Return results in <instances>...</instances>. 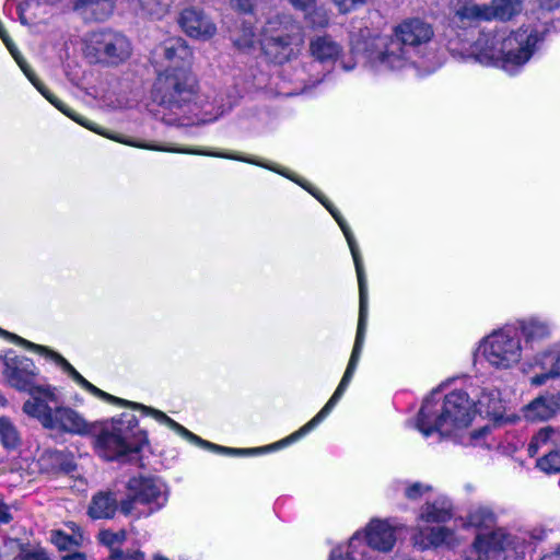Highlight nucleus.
<instances>
[{
    "label": "nucleus",
    "mask_w": 560,
    "mask_h": 560,
    "mask_svg": "<svg viewBox=\"0 0 560 560\" xmlns=\"http://www.w3.org/2000/svg\"><path fill=\"white\" fill-rule=\"evenodd\" d=\"M248 163H254L257 165H261L264 167L270 168L290 179L298 183L300 186H302L304 189H306L310 194H312L334 217L336 222L338 223L339 228L341 229L348 246L350 248L353 262L355 266L357 277H358V283H359V320H358V329H357V336L354 346L352 349V353L348 363V366L346 369V372L332 394V396L329 398V400L326 402V405L320 409V411L306 424H304L301 429H299L296 432L292 433L287 439L278 442L277 444H273L269 446V448H278L280 446H284L290 444L291 442L298 441L300 438L307 434L310 431H312L318 423H320L331 411V409L335 407V405L338 402V400L343 395L346 388L348 387L354 371L357 369L358 362L360 360L362 347L364 343V337H365V330H366V322H368V287H366V279L363 268L362 258L360 255V250L357 244V241L352 234L351 229L347 224V221L343 219V217L340 214V212L334 207V205L316 188H314L311 184H308L306 180L300 179L293 175H291L289 172L279 170L276 167H271L258 162H255L253 160H244Z\"/></svg>",
    "instance_id": "f257e3e1"
},
{
    "label": "nucleus",
    "mask_w": 560,
    "mask_h": 560,
    "mask_svg": "<svg viewBox=\"0 0 560 560\" xmlns=\"http://www.w3.org/2000/svg\"><path fill=\"white\" fill-rule=\"evenodd\" d=\"M434 36L431 24L421 19L399 23L393 35L373 37L366 45L365 59L376 72L402 70L413 65V55Z\"/></svg>",
    "instance_id": "f03ea898"
},
{
    "label": "nucleus",
    "mask_w": 560,
    "mask_h": 560,
    "mask_svg": "<svg viewBox=\"0 0 560 560\" xmlns=\"http://www.w3.org/2000/svg\"><path fill=\"white\" fill-rule=\"evenodd\" d=\"M540 40L539 33L529 27L509 35L504 32L483 33L477 39L474 52L478 62L513 75L529 61Z\"/></svg>",
    "instance_id": "7ed1b4c3"
},
{
    "label": "nucleus",
    "mask_w": 560,
    "mask_h": 560,
    "mask_svg": "<svg viewBox=\"0 0 560 560\" xmlns=\"http://www.w3.org/2000/svg\"><path fill=\"white\" fill-rule=\"evenodd\" d=\"M436 396L438 393H432L419 411L417 428L423 435L429 436L434 431L453 435L470 424L475 410L467 393L454 390L443 400Z\"/></svg>",
    "instance_id": "20e7f679"
},
{
    "label": "nucleus",
    "mask_w": 560,
    "mask_h": 560,
    "mask_svg": "<svg viewBox=\"0 0 560 560\" xmlns=\"http://www.w3.org/2000/svg\"><path fill=\"white\" fill-rule=\"evenodd\" d=\"M137 423L133 415H122L103 428L95 439L98 454L113 460L128 453L139 452L145 443V436L137 429Z\"/></svg>",
    "instance_id": "39448f33"
},
{
    "label": "nucleus",
    "mask_w": 560,
    "mask_h": 560,
    "mask_svg": "<svg viewBox=\"0 0 560 560\" xmlns=\"http://www.w3.org/2000/svg\"><path fill=\"white\" fill-rule=\"evenodd\" d=\"M0 334L7 336L14 342L22 345L28 349L35 350L39 353L46 354L50 357L57 364H59L62 370L68 373V375L82 388L91 393L92 395L102 398L104 400L110 401V402H118L122 405L131 406L135 409L141 410L144 415L152 417L158 422L167 425L175 432L179 434V423L171 419L168 416H166L163 411L154 409L152 407L144 406L142 404L138 402H130L127 400H122L120 398L114 397L110 394H107L103 392L102 389L94 386L92 383H90L88 380H85L63 357H61L59 353L54 352L49 350L48 348L39 345H35L31 341H27L16 335L10 334L8 331H4L0 328Z\"/></svg>",
    "instance_id": "423d86ee"
},
{
    "label": "nucleus",
    "mask_w": 560,
    "mask_h": 560,
    "mask_svg": "<svg viewBox=\"0 0 560 560\" xmlns=\"http://www.w3.org/2000/svg\"><path fill=\"white\" fill-rule=\"evenodd\" d=\"M303 42L301 25L287 15L268 20L262 28V49L267 56L279 63L296 56Z\"/></svg>",
    "instance_id": "0eeeda50"
},
{
    "label": "nucleus",
    "mask_w": 560,
    "mask_h": 560,
    "mask_svg": "<svg viewBox=\"0 0 560 560\" xmlns=\"http://www.w3.org/2000/svg\"><path fill=\"white\" fill-rule=\"evenodd\" d=\"M0 334L7 336L14 342L22 345L28 349L35 350L39 353L46 354L50 357L57 364H59L62 370L68 373V375L82 388L91 393L92 395L102 398L104 400L110 401V402H118L122 405L131 406L135 409L141 410L144 415L152 417L158 422L167 425L175 432H177V422L171 419L168 416H166L163 411L154 409L152 407L144 406L142 404L138 402H130L127 400H122L120 398L114 397L110 394H107L103 392L102 389L94 386L92 383H90L88 380H85L63 357H61L59 353L54 352L49 350L48 348L39 345H35L31 341H27L16 335L10 334L8 331H4L0 328Z\"/></svg>",
    "instance_id": "6e6552de"
},
{
    "label": "nucleus",
    "mask_w": 560,
    "mask_h": 560,
    "mask_svg": "<svg viewBox=\"0 0 560 560\" xmlns=\"http://www.w3.org/2000/svg\"><path fill=\"white\" fill-rule=\"evenodd\" d=\"M127 497L120 501V512L126 516H149L167 501L165 485L153 477H132L127 482Z\"/></svg>",
    "instance_id": "1a4fd4ad"
},
{
    "label": "nucleus",
    "mask_w": 560,
    "mask_h": 560,
    "mask_svg": "<svg viewBox=\"0 0 560 560\" xmlns=\"http://www.w3.org/2000/svg\"><path fill=\"white\" fill-rule=\"evenodd\" d=\"M197 94L195 77L186 68L165 69L153 88V97L168 108H180L191 102Z\"/></svg>",
    "instance_id": "9d476101"
},
{
    "label": "nucleus",
    "mask_w": 560,
    "mask_h": 560,
    "mask_svg": "<svg viewBox=\"0 0 560 560\" xmlns=\"http://www.w3.org/2000/svg\"><path fill=\"white\" fill-rule=\"evenodd\" d=\"M479 351L492 368L508 370L520 363L523 348L521 338L514 331L499 329L480 341Z\"/></svg>",
    "instance_id": "9b49d317"
},
{
    "label": "nucleus",
    "mask_w": 560,
    "mask_h": 560,
    "mask_svg": "<svg viewBox=\"0 0 560 560\" xmlns=\"http://www.w3.org/2000/svg\"><path fill=\"white\" fill-rule=\"evenodd\" d=\"M527 545V533L523 530L510 532L499 527L489 533H479L471 546L466 560H488L490 552H514L523 555Z\"/></svg>",
    "instance_id": "f8f14e48"
},
{
    "label": "nucleus",
    "mask_w": 560,
    "mask_h": 560,
    "mask_svg": "<svg viewBox=\"0 0 560 560\" xmlns=\"http://www.w3.org/2000/svg\"><path fill=\"white\" fill-rule=\"evenodd\" d=\"M28 394L30 398L23 404V412L47 429L55 410L61 405L56 389L49 385L36 386Z\"/></svg>",
    "instance_id": "ddd939ff"
},
{
    "label": "nucleus",
    "mask_w": 560,
    "mask_h": 560,
    "mask_svg": "<svg viewBox=\"0 0 560 560\" xmlns=\"http://www.w3.org/2000/svg\"><path fill=\"white\" fill-rule=\"evenodd\" d=\"M95 50L103 55L108 63L118 65L131 55V44L121 33L110 30L95 33L92 38Z\"/></svg>",
    "instance_id": "4468645a"
},
{
    "label": "nucleus",
    "mask_w": 560,
    "mask_h": 560,
    "mask_svg": "<svg viewBox=\"0 0 560 560\" xmlns=\"http://www.w3.org/2000/svg\"><path fill=\"white\" fill-rule=\"evenodd\" d=\"M153 58L165 69H187L192 59V51L182 37H171L154 49Z\"/></svg>",
    "instance_id": "2eb2a0df"
},
{
    "label": "nucleus",
    "mask_w": 560,
    "mask_h": 560,
    "mask_svg": "<svg viewBox=\"0 0 560 560\" xmlns=\"http://www.w3.org/2000/svg\"><path fill=\"white\" fill-rule=\"evenodd\" d=\"M3 376L8 384L20 392H31L35 385L36 369L25 357H7L3 362Z\"/></svg>",
    "instance_id": "dca6fc26"
},
{
    "label": "nucleus",
    "mask_w": 560,
    "mask_h": 560,
    "mask_svg": "<svg viewBox=\"0 0 560 560\" xmlns=\"http://www.w3.org/2000/svg\"><path fill=\"white\" fill-rule=\"evenodd\" d=\"M95 423L89 422L79 411L60 405L47 429L73 435H88L95 431Z\"/></svg>",
    "instance_id": "f3484780"
},
{
    "label": "nucleus",
    "mask_w": 560,
    "mask_h": 560,
    "mask_svg": "<svg viewBox=\"0 0 560 560\" xmlns=\"http://www.w3.org/2000/svg\"><path fill=\"white\" fill-rule=\"evenodd\" d=\"M178 22L184 33L191 38L207 40L217 32L214 23L197 8L184 9Z\"/></svg>",
    "instance_id": "a211bd4d"
},
{
    "label": "nucleus",
    "mask_w": 560,
    "mask_h": 560,
    "mask_svg": "<svg viewBox=\"0 0 560 560\" xmlns=\"http://www.w3.org/2000/svg\"><path fill=\"white\" fill-rule=\"evenodd\" d=\"M361 537L368 541L365 546L369 548V555H372V550L388 552L396 542L395 527L381 520L371 521L364 534L361 533Z\"/></svg>",
    "instance_id": "6ab92c4d"
},
{
    "label": "nucleus",
    "mask_w": 560,
    "mask_h": 560,
    "mask_svg": "<svg viewBox=\"0 0 560 560\" xmlns=\"http://www.w3.org/2000/svg\"><path fill=\"white\" fill-rule=\"evenodd\" d=\"M534 364L540 368V372L530 378V384L540 386L547 381L560 376V341L553 343L542 352L534 357Z\"/></svg>",
    "instance_id": "aec40b11"
},
{
    "label": "nucleus",
    "mask_w": 560,
    "mask_h": 560,
    "mask_svg": "<svg viewBox=\"0 0 560 560\" xmlns=\"http://www.w3.org/2000/svg\"><path fill=\"white\" fill-rule=\"evenodd\" d=\"M412 540L415 546H418L421 550L441 546L454 548L460 542L455 533L444 526L419 529L413 535Z\"/></svg>",
    "instance_id": "412c9836"
},
{
    "label": "nucleus",
    "mask_w": 560,
    "mask_h": 560,
    "mask_svg": "<svg viewBox=\"0 0 560 560\" xmlns=\"http://www.w3.org/2000/svg\"><path fill=\"white\" fill-rule=\"evenodd\" d=\"M524 417L529 421H542L560 411V393H547L538 396L524 407Z\"/></svg>",
    "instance_id": "4be33fe9"
},
{
    "label": "nucleus",
    "mask_w": 560,
    "mask_h": 560,
    "mask_svg": "<svg viewBox=\"0 0 560 560\" xmlns=\"http://www.w3.org/2000/svg\"><path fill=\"white\" fill-rule=\"evenodd\" d=\"M517 325L527 345L539 343L550 339L553 332L552 322L539 316L520 319Z\"/></svg>",
    "instance_id": "5701e85b"
},
{
    "label": "nucleus",
    "mask_w": 560,
    "mask_h": 560,
    "mask_svg": "<svg viewBox=\"0 0 560 560\" xmlns=\"http://www.w3.org/2000/svg\"><path fill=\"white\" fill-rule=\"evenodd\" d=\"M310 55L320 63H335L342 52L341 45L330 35L314 36L308 44Z\"/></svg>",
    "instance_id": "b1692460"
},
{
    "label": "nucleus",
    "mask_w": 560,
    "mask_h": 560,
    "mask_svg": "<svg viewBox=\"0 0 560 560\" xmlns=\"http://www.w3.org/2000/svg\"><path fill=\"white\" fill-rule=\"evenodd\" d=\"M453 516V504L444 495L436 497L433 501L425 502L421 509L419 518L428 523H440L451 520Z\"/></svg>",
    "instance_id": "393cba45"
},
{
    "label": "nucleus",
    "mask_w": 560,
    "mask_h": 560,
    "mask_svg": "<svg viewBox=\"0 0 560 560\" xmlns=\"http://www.w3.org/2000/svg\"><path fill=\"white\" fill-rule=\"evenodd\" d=\"M329 560H373L369 548L363 542L361 532H357L346 546L335 548Z\"/></svg>",
    "instance_id": "a878e982"
},
{
    "label": "nucleus",
    "mask_w": 560,
    "mask_h": 560,
    "mask_svg": "<svg viewBox=\"0 0 560 560\" xmlns=\"http://www.w3.org/2000/svg\"><path fill=\"white\" fill-rule=\"evenodd\" d=\"M474 406L477 411L493 418L495 421L503 420L504 405L497 388L483 389Z\"/></svg>",
    "instance_id": "bb28decb"
},
{
    "label": "nucleus",
    "mask_w": 560,
    "mask_h": 560,
    "mask_svg": "<svg viewBox=\"0 0 560 560\" xmlns=\"http://www.w3.org/2000/svg\"><path fill=\"white\" fill-rule=\"evenodd\" d=\"M560 447V429L545 427L540 429L532 439L528 445V454L533 457L540 451L548 453L550 450Z\"/></svg>",
    "instance_id": "cd10ccee"
},
{
    "label": "nucleus",
    "mask_w": 560,
    "mask_h": 560,
    "mask_svg": "<svg viewBox=\"0 0 560 560\" xmlns=\"http://www.w3.org/2000/svg\"><path fill=\"white\" fill-rule=\"evenodd\" d=\"M118 509V501L112 492L96 493L90 503L88 514L93 520L112 518Z\"/></svg>",
    "instance_id": "c85d7f7f"
},
{
    "label": "nucleus",
    "mask_w": 560,
    "mask_h": 560,
    "mask_svg": "<svg viewBox=\"0 0 560 560\" xmlns=\"http://www.w3.org/2000/svg\"><path fill=\"white\" fill-rule=\"evenodd\" d=\"M73 8L85 16L105 21L113 14L115 2L114 0H74Z\"/></svg>",
    "instance_id": "c756f323"
},
{
    "label": "nucleus",
    "mask_w": 560,
    "mask_h": 560,
    "mask_svg": "<svg viewBox=\"0 0 560 560\" xmlns=\"http://www.w3.org/2000/svg\"><path fill=\"white\" fill-rule=\"evenodd\" d=\"M467 524L480 530H488L495 526L497 515L489 506H477L468 514Z\"/></svg>",
    "instance_id": "7c9ffc66"
},
{
    "label": "nucleus",
    "mask_w": 560,
    "mask_h": 560,
    "mask_svg": "<svg viewBox=\"0 0 560 560\" xmlns=\"http://www.w3.org/2000/svg\"><path fill=\"white\" fill-rule=\"evenodd\" d=\"M455 16L460 22H474L479 20L491 19V10L488 7H480L475 3H465L462 8L456 11Z\"/></svg>",
    "instance_id": "2f4dec72"
},
{
    "label": "nucleus",
    "mask_w": 560,
    "mask_h": 560,
    "mask_svg": "<svg viewBox=\"0 0 560 560\" xmlns=\"http://www.w3.org/2000/svg\"><path fill=\"white\" fill-rule=\"evenodd\" d=\"M0 442L8 450L16 448L21 442L16 427L7 417H0Z\"/></svg>",
    "instance_id": "473e14b6"
},
{
    "label": "nucleus",
    "mask_w": 560,
    "mask_h": 560,
    "mask_svg": "<svg viewBox=\"0 0 560 560\" xmlns=\"http://www.w3.org/2000/svg\"><path fill=\"white\" fill-rule=\"evenodd\" d=\"M491 18L509 20L521 10L520 0H494Z\"/></svg>",
    "instance_id": "72a5a7b5"
},
{
    "label": "nucleus",
    "mask_w": 560,
    "mask_h": 560,
    "mask_svg": "<svg viewBox=\"0 0 560 560\" xmlns=\"http://www.w3.org/2000/svg\"><path fill=\"white\" fill-rule=\"evenodd\" d=\"M142 14L154 19L162 18L168 10V0H138Z\"/></svg>",
    "instance_id": "f704fd0d"
},
{
    "label": "nucleus",
    "mask_w": 560,
    "mask_h": 560,
    "mask_svg": "<svg viewBox=\"0 0 560 560\" xmlns=\"http://www.w3.org/2000/svg\"><path fill=\"white\" fill-rule=\"evenodd\" d=\"M537 466L548 474L560 472V447L544 454L537 460Z\"/></svg>",
    "instance_id": "c9c22d12"
},
{
    "label": "nucleus",
    "mask_w": 560,
    "mask_h": 560,
    "mask_svg": "<svg viewBox=\"0 0 560 560\" xmlns=\"http://www.w3.org/2000/svg\"><path fill=\"white\" fill-rule=\"evenodd\" d=\"M100 539L101 541L108 546L110 548V552L113 549H117L116 546L120 545L126 539V532L119 530V532H110V530H103L100 533Z\"/></svg>",
    "instance_id": "e433bc0d"
},
{
    "label": "nucleus",
    "mask_w": 560,
    "mask_h": 560,
    "mask_svg": "<svg viewBox=\"0 0 560 560\" xmlns=\"http://www.w3.org/2000/svg\"><path fill=\"white\" fill-rule=\"evenodd\" d=\"M430 491H432V487L430 485L413 482L405 488V497L409 500L416 501Z\"/></svg>",
    "instance_id": "4c0bfd02"
},
{
    "label": "nucleus",
    "mask_w": 560,
    "mask_h": 560,
    "mask_svg": "<svg viewBox=\"0 0 560 560\" xmlns=\"http://www.w3.org/2000/svg\"><path fill=\"white\" fill-rule=\"evenodd\" d=\"M110 560H145L144 553L140 550L113 549L109 555Z\"/></svg>",
    "instance_id": "58836bf2"
},
{
    "label": "nucleus",
    "mask_w": 560,
    "mask_h": 560,
    "mask_svg": "<svg viewBox=\"0 0 560 560\" xmlns=\"http://www.w3.org/2000/svg\"><path fill=\"white\" fill-rule=\"evenodd\" d=\"M254 43L255 33L252 27H245L243 31V35L234 39L235 46L243 50L250 48L254 45Z\"/></svg>",
    "instance_id": "ea45409f"
},
{
    "label": "nucleus",
    "mask_w": 560,
    "mask_h": 560,
    "mask_svg": "<svg viewBox=\"0 0 560 560\" xmlns=\"http://www.w3.org/2000/svg\"><path fill=\"white\" fill-rule=\"evenodd\" d=\"M51 540L59 549H67L71 545L79 544V541L75 538H72L61 532L52 533Z\"/></svg>",
    "instance_id": "a19ab883"
},
{
    "label": "nucleus",
    "mask_w": 560,
    "mask_h": 560,
    "mask_svg": "<svg viewBox=\"0 0 560 560\" xmlns=\"http://www.w3.org/2000/svg\"><path fill=\"white\" fill-rule=\"evenodd\" d=\"M307 19L315 27H325L329 23L328 15L325 10L316 9L307 15Z\"/></svg>",
    "instance_id": "79ce46f5"
},
{
    "label": "nucleus",
    "mask_w": 560,
    "mask_h": 560,
    "mask_svg": "<svg viewBox=\"0 0 560 560\" xmlns=\"http://www.w3.org/2000/svg\"><path fill=\"white\" fill-rule=\"evenodd\" d=\"M488 432V427H482L479 430H474L469 432L467 435L463 436L462 443L465 445H478L480 444V441Z\"/></svg>",
    "instance_id": "37998d69"
},
{
    "label": "nucleus",
    "mask_w": 560,
    "mask_h": 560,
    "mask_svg": "<svg viewBox=\"0 0 560 560\" xmlns=\"http://www.w3.org/2000/svg\"><path fill=\"white\" fill-rule=\"evenodd\" d=\"M527 533V544L530 541H539L546 538L547 532L541 527H535L530 530H524Z\"/></svg>",
    "instance_id": "c03bdc74"
},
{
    "label": "nucleus",
    "mask_w": 560,
    "mask_h": 560,
    "mask_svg": "<svg viewBox=\"0 0 560 560\" xmlns=\"http://www.w3.org/2000/svg\"><path fill=\"white\" fill-rule=\"evenodd\" d=\"M340 12H349L354 5L364 2V0H334Z\"/></svg>",
    "instance_id": "a18cd8bd"
},
{
    "label": "nucleus",
    "mask_w": 560,
    "mask_h": 560,
    "mask_svg": "<svg viewBox=\"0 0 560 560\" xmlns=\"http://www.w3.org/2000/svg\"><path fill=\"white\" fill-rule=\"evenodd\" d=\"M230 1L234 8L238 9L243 12H248L253 8L254 0H230Z\"/></svg>",
    "instance_id": "49530a36"
},
{
    "label": "nucleus",
    "mask_w": 560,
    "mask_h": 560,
    "mask_svg": "<svg viewBox=\"0 0 560 560\" xmlns=\"http://www.w3.org/2000/svg\"><path fill=\"white\" fill-rule=\"evenodd\" d=\"M290 3L300 10H306L308 7H311L315 0H289Z\"/></svg>",
    "instance_id": "de8ad7c7"
},
{
    "label": "nucleus",
    "mask_w": 560,
    "mask_h": 560,
    "mask_svg": "<svg viewBox=\"0 0 560 560\" xmlns=\"http://www.w3.org/2000/svg\"><path fill=\"white\" fill-rule=\"evenodd\" d=\"M20 560H48V557L46 556V553L38 551V552L26 553Z\"/></svg>",
    "instance_id": "09e8293b"
},
{
    "label": "nucleus",
    "mask_w": 560,
    "mask_h": 560,
    "mask_svg": "<svg viewBox=\"0 0 560 560\" xmlns=\"http://www.w3.org/2000/svg\"><path fill=\"white\" fill-rule=\"evenodd\" d=\"M11 518V514L8 512L7 506L0 502V523L8 524Z\"/></svg>",
    "instance_id": "8fccbe9b"
},
{
    "label": "nucleus",
    "mask_w": 560,
    "mask_h": 560,
    "mask_svg": "<svg viewBox=\"0 0 560 560\" xmlns=\"http://www.w3.org/2000/svg\"><path fill=\"white\" fill-rule=\"evenodd\" d=\"M61 560H85V555L82 552H72L62 556Z\"/></svg>",
    "instance_id": "3c124183"
},
{
    "label": "nucleus",
    "mask_w": 560,
    "mask_h": 560,
    "mask_svg": "<svg viewBox=\"0 0 560 560\" xmlns=\"http://www.w3.org/2000/svg\"><path fill=\"white\" fill-rule=\"evenodd\" d=\"M541 560H560V553L556 550L555 552L545 555Z\"/></svg>",
    "instance_id": "603ef678"
},
{
    "label": "nucleus",
    "mask_w": 560,
    "mask_h": 560,
    "mask_svg": "<svg viewBox=\"0 0 560 560\" xmlns=\"http://www.w3.org/2000/svg\"><path fill=\"white\" fill-rule=\"evenodd\" d=\"M60 457H61V454L59 452H54L50 454V458L55 459L56 462L59 460Z\"/></svg>",
    "instance_id": "864d4df0"
},
{
    "label": "nucleus",
    "mask_w": 560,
    "mask_h": 560,
    "mask_svg": "<svg viewBox=\"0 0 560 560\" xmlns=\"http://www.w3.org/2000/svg\"><path fill=\"white\" fill-rule=\"evenodd\" d=\"M153 560H168V559H167L166 557H164V556L155 555V556L153 557Z\"/></svg>",
    "instance_id": "5fc2aeb1"
},
{
    "label": "nucleus",
    "mask_w": 560,
    "mask_h": 560,
    "mask_svg": "<svg viewBox=\"0 0 560 560\" xmlns=\"http://www.w3.org/2000/svg\"><path fill=\"white\" fill-rule=\"evenodd\" d=\"M353 68H354V65L343 63V69L347 71L352 70Z\"/></svg>",
    "instance_id": "6e6d98bb"
},
{
    "label": "nucleus",
    "mask_w": 560,
    "mask_h": 560,
    "mask_svg": "<svg viewBox=\"0 0 560 560\" xmlns=\"http://www.w3.org/2000/svg\"><path fill=\"white\" fill-rule=\"evenodd\" d=\"M558 552L560 553V548L558 549Z\"/></svg>",
    "instance_id": "4d7b16f0"
}]
</instances>
